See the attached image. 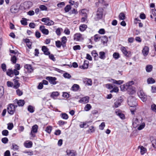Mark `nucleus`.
Segmentation results:
<instances>
[{"label":"nucleus","mask_w":156,"mask_h":156,"mask_svg":"<svg viewBox=\"0 0 156 156\" xmlns=\"http://www.w3.org/2000/svg\"><path fill=\"white\" fill-rule=\"evenodd\" d=\"M62 29L61 28H58L56 30V33L58 36H60L61 35V31H62Z\"/></svg>","instance_id":"47"},{"label":"nucleus","mask_w":156,"mask_h":156,"mask_svg":"<svg viewBox=\"0 0 156 156\" xmlns=\"http://www.w3.org/2000/svg\"><path fill=\"white\" fill-rule=\"evenodd\" d=\"M115 113L116 115L118 116L121 119H125V115L123 114L122 113L121 110L117 109L115 110Z\"/></svg>","instance_id":"14"},{"label":"nucleus","mask_w":156,"mask_h":156,"mask_svg":"<svg viewBox=\"0 0 156 156\" xmlns=\"http://www.w3.org/2000/svg\"><path fill=\"white\" fill-rule=\"evenodd\" d=\"M137 94L143 102L146 101L147 96L145 94L143 90H141L138 91L137 92Z\"/></svg>","instance_id":"6"},{"label":"nucleus","mask_w":156,"mask_h":156,"mask_svg":"<svg viewBox=\"0 0 156 156\" xmlns=\"http://www.w3.org/2000/svg\"><path fill=\"white\" fill-rule=\"evenodd\" d=\"M87 10L86 9H82L81 10V14L83 16H87Z\"/></svg>","instance_id":"35"},{"label":"nucleus","mask_w":156,"mask_h":156,"mask_svg":"<svg viewBox=\"0 0 156 156\" xmlns=\"http://www.w3.org/2000/svg\"><path fill=\"white\" fill-rule=\"evenodd\" d=\"M105 86L108 89H112L110 91V93H117L119 90L118 88L117 87H115L112 84L110 83H107L105 85Z\"/></svg>","instance_id":"4"},{"label":"nucleus","mask_w":156,"mask_h":156,"mask_svg":"<svg viewBox=\"0 0 156 156\" xmlns=\"http://www.w3.org/2000/svg\"><path fill=\"white\" fill-rule=\"evenodd\" d=\"M139 126L137 128L138 130H140L142 129L145 126V123L144 122L141 123V124H140L139 125Z\"/></svg>","instance_id":"42"},{"label":"nucleus","mask_w":156,"mask_h":156,"mask_svg":"<svg viewBox=\"0 0 156 156\" xmlns=\"http://www.w3.org/2000/svg\"><path fill=\"white\" fill-rule=\"evenodd\" d=\"M21 24L24 26H26L27 25V19L26 18H23L22 20L20 21Z\"/></svg>","instance_id":"44"},{"label":"nucleus","mask_w":156,"mask_h":156,"mask_svg":"<svg viewBox=\"0 0 156 156\" xmlns=\"http://www.w3.org/2000/svg\"><path fill=\"white\" fill-rule=\"evenodd\" d=\"M80 128H86L88 127V125L86 123L83 122L80 125Z\"/></svg>","instance_id":"57"},{"label":"nucleus","mask_w":156,"mask_h":156,"mask_svg":"<svg viewBox=\"0 0 156 156\" xmlns=\"http://www.w3.org/2000/svg\"><path fill=\"white\" fill-rule=\"evenodd\" d=\"M139 147H140V153L141 154L143 155L146 152V149L142 146H140Z\"/></svg>","instance_id":"43"},{"label":"nucleus","mask_w":156,"mask_h":156,"mask_svg":"<svg viewBox=\"0 0 156 156\" xmlns=\"http://www.w3.org/2000/svg\"><path fill=\"white\" fill-rule=\"evenodd\" d=\"M42 50L44 52V54L46 55H49L50 53L48 51V49L47 47L44 46H43L42 47Z\"/></svg>","instance_id":"22"},{"label":"nucleus","mask_w":156,"mask_h":156,"mask_svg":"<svg viewBox=\"0 0 156 156\" xmlns=\"http://www.w3.org/2000/svg\"><path fill=\"white\" fill-rule=\"evenodd\" d=\"M105 126V123L104 122H102L101 124L99 126V128L101 130H103Z\"/></svg>","instance_id":"54"},{"label":"nucleus","mask_w":156,"mask_h":156,"mask_svg":"<svg viewBox=\"0 0 156 156\" xmlns=\"http://www.w3.org/2000/svg\"><path fill=\"white\" fill-rule=\"evenodd\" d=\"M51 126H48L46 127L45 130L46 132L50 134L51 133Z\"/></svg>","instance_id":"45"},{"label":"nucleus","mask_w":156,"mask_h":156,"mask_svg":"<svg viewBox=\"0 0 156 156\" xmlns=\"http://www.w3.org/2000/svg\"><path fill=\"white\" fill-rule=\"evenodd\" d=\"M108 41V38L106 36H102L101 37V42L103 46H107V42Z\"/></svg>","instance_id":"11"},{"label":"nucleus","mask_w":156,"mask_h":156,"mask_svg":"<svg viewBox=\"0 0 156 156\" xmlns=\"http://www.w3.org/2000/svg\"><path fill=\"white\" fill-rule=\"evenodd\" d=\"M80 88L79 86L77 84H75L72 87L71 90L73 91H76Z\"/></svg>","instance_id":"26"},{"label":"nucleus","mask_w":156,"mask_h":156,"mask_svg":"<svg viewBox=\"0 0 156 156\" xmlns=\"http://www.w3.org/2000/svg\"><path fill=\"white\" fill-rule=\"evenodd\" d=\"M40 30L43 34L45 35H48L49 33L48 30L45 28V27L44 26H41L39 28Z\"/></svg>","instance_id":"15"},{"label":"nucleus","mask_w":156,"mask_h":156,"mask_svg":"<svg viewBox=\"0 0 156 156\" xmlns=\"http://www.w3.org/2000/svg\"><path fill=\"white\" fill-rule=\"evenodd\" d=\"M67 41V39L66 37L64 36L61 38V42L62 44V46L63 48L66 46V43Z\"/></svg>","instance_id":"24"},{"label":"nucleus","mask_w":156,"mask_h":156,"mask_svg":"<svg viewBox=\"0 0 156 156\" xmlns=\"http://www.w3.org/2000/svg\"><path fill=\"white\" fill-rule=\"evenodd\" d=\"M6 74L8 76L12 77L13 76V70L11 69H9L6 71Z\"/></svg>","instance_id":"29"},{"label":"nucleus","mask_w":156,"mask_h":156,"mask_svg":"<svg viewBox=\"0 0 156 156\" xmlns=\"http://www.w3.org/2000/svg\"><path fill=\"white\" fill-rule=\"evenodd\" d=\"M113 57L115 59H118L119 57V54L118 53L115 52L113 54Z\"/></svg>","instance_id":"48"},{"label":"nucleus","mask_w":156,"mask_h":156,"mask_svg":"<svg viewBox=\"0 0 156 156\" xmlns=\"http://www.w3.org/2000/svg\"><path fill=\"white\" fill-rule=\"evenodd\" d=\"M142 118L140 117L139 118H133V125L134 126L139 125L142 122Z\"/></svg>","instance_id":"8"},{"label":"nucleus","mask_w":156,"mask_h":156,"mask_svg":"<svg viewBox=\"0 0 156 156\" xmlns=\"http://www.w3.org/2000/svg\"><path fill=\"white\" fill-rule=\"evenodd\" d=\"M149 48L148 47L145 46L142 51V52L144 56H147L148 54Z\"/></svg>","instance_id":"20"},{"label":"nucleus","mask_w":156,"mask_h":156,"mask_svg":"<svg viewBox=\"0 0 156 156\" xmlns=\"http://www.w3.org/2000/svg\"><path fill=\"white\" fill-rule=\"evenodd\" d=\"M109 81L113 83L119 85L122 84L124 82V81L122 80H116L112 79H111Z\"/></svg>","instance_id":"18"},{"label":"nucleus","mask_w":156,"mask_h":156,"mask_svg":"<svg viewBox=\"0 0 156 156\" xmlns=\"http://www.w3.org/2000/svg\"><path fill=\"white\" fill-rule=\"evenodd\" d=\"M121 50L125 56L127 57H130V51H128L126 47L122 46L121 48Z\"/></svg>","instance_id":"10"},{"label":"nucleus","mask_w":156,"mask_h":156,"mask_svg":"<svg viewBox=\"0 0 156 156\" xmlns=\"http://www.w3.org/2000/svg\"><path fill=\"white\" fill-rule=\"evenodd\" d=\"M13 127V125L12 123H9L8 124L7 128L9 130H11Z\"/></svg>","instance_id":"55"},{"label":"nucleus","mask_w":156,"mask_h":156,"mask_svg":"<svg viewBox=\"0 0 156 156\" xmlns=\"http://www.w3.org/2000/svg\"><path fill=\"white\" fill-rule=\"evenodd\" d=\"M15 107L14 105L10 104L7 108L8 112L10 115H12L15 112Z\"/></svg>","instance_id":"7"},{"label":"nucleus","mask_w":156,"mask_h":156,"mask_svg":"<svg viewBox=\"0 0 156 156\" xmlns=\"http://www.w3.org/2000/svg\"><path fill=\"white\" fill-rule=\"evenodd\" d=\"M103 9L101 8H99L96 12V14L94 19L97 21L102 18L103 15Z\"/></svg>","instance_id":"3"},{"label":"nucleus","mask_w":156,"mask_h":156,"mask_svg":"<svg viewBox=\"0 0 156 156\" xmlns=\"http://www.w3.org/2000/svg\"><path fill=\"white\" fill-rule=\"evenodd\" d=\"M56 46L58 48H60L62 45V44L59 41H55Z\"/></svg>","instance_id":"50"},{"label":"nucleus","mask_w":156,"mask_h":156,"mask_svg":"<svg viewBox=\"0 0 156 156\" xmlns=\"http://www.w3.org/2000/svg\"><path fill=\"white\" fill-rule=\"evenodd\" d=\"M66 152L69 156H76L77 154L76 152L73 150H67Z\"/></svg>","instance_id":"16"},{"label":"nucleus","mask_w":156,"mask_h":156,"mask_svg":"<svg viewBox=\"0 0 156 156\" xmlns=\"http://www.w3.org/2000/svg\"><path fill=\"white\" fill-rule=\"evenodd\" d=\"M83 39L82 35L80 33H76L74 35V40L76 41H81Z\"/></svg>","instance_id":"12"},{"label":"nucleus","mask_w":156,"mask_h":156,"mask_svg":"<svg viewBox=\"0 0 156 156\" xmlns=\"http://www.w3.org/2000/svg\"><path fill=\"white\" fill-rule=\"evenodd\" d=\"M74 50H80L81 49L80 46L79 45H76L74 46L73 48Z\"/></svg>","instance_id":"63"},{"label":"nucleus","mask_w":156,"mask_h":156,"mask_svg":"<svg viewBox=\"0 0 156 156\" xmlns=\"http://www.w3.org/2000/svg\"><path fill=\"white\" fill-rule=\"evenodd\" d=\"M101 38L100 35L98 34H95L94 36V40L95 42L99 41Z\"/></svg>","instance_id":"41"},{"label":"nucleus","mask_w":156,"mask_h":156,"mask_svg":"<svg viewBox=\"0 0 156 156\" xmlns=\"http://www.w3.org/2000/svg\"><path fill=\"white\" fill-rule=\"evenodd\" d=\"M40 8L42 10H47V7L44 5H41L40 6Z\"/></svg>","instance_id":"60"},{"label":"nucleus","mask_w":156,"mask_h":156,"mask_svg":"<svg viewBox=\"0 0 156 156\" xmlns=\"http://www.w3.org/2000/svg\"><path fill=\"white\" fill-rule=\"evenodd\" d=\"M24 146L25 147L28 148L31 147L32 146V142L31 141H29L27 143H24Z\"/></svg>","instance_id":"34"},{"label":"nucleus","mask_w":156,"mask_h":156,"mask_svg":"<svg viewBox=\"0 0 156 156\" xmlns=\"http://www.w3.org/2000/svg\"><path fill=\"white\" fill-rule=\"evenodd\" d=\"M71 7L70 5H67L64 8V10L66 12H68L71 9Z\"/></svg>","instance_id":"52"},{"label":"nucleus","mask_w":156,"mask_h":156,"mask_svg":"<svg viewBox=\"0 0 156 156\" xmlns=\"http://www.w3.org/2000/svg\"><path fill=\"white\" fill-rule=\"evenodd\" d=\"M59 95V94L58 92H53L51 94V97L53 98H55L58 97Z\"/></svg>","instance_id":"37"},{"label":"nucleus","mask_w":156,"mask_h":156,"mask_svg":"<svg viewBox=\"0 0 156 156\" xmlns=\"http://www.w3.org/2000/svg\"><path fill=\"white\" fill-rule=\"evenodd\" d=\"M91 108V106L90 104H87L84 108V110L86 111H88Z\"/></svg>","instance_id":"38"},{"label":"nucleus","mask_w":156,"mask_h":156,"mask_svg":"<svg viewBox=\"0 0 156 156\" xmlns=\"http://www.w3.org/2000/svg\"><path fill=\"white\" fill-rule=\"evenodd\" d=\"M123 100L121 98H118L115 102L114 103V107L117 108L120 106L121 103L123 101Z\"/></svg>","instance_id":"13"},{"label":"nucleus","mask_w":156,"mask_h":156,"mask_svg":"<svg viewBox=\"0 0 156 156\" xmlns=\"http://www.w3.org/2000/svg\"><path fill=\"white\" fill-rule=\"evenodd\" d=\"M83 81L85 84L88 86H91L92 84V81L90 79L85 78L83 79Z\"/></svg>","instance_id":"17"},{"label":"nucleus","mask_w":156,"mask_h":156,"mask_svg":"<svg viewBox=\"0 0 156 156\" xmlns=\"http://www.w3.org/2000/svg\"><path fill=\"white\" fill-rule=\"evenodd\" d=\"M28 111L30 113H32L34 112V108L33 106L30 105L28 106Z\"/></svg>","instance_id":"39"},{"label":"nucleus","mask_w":156,"mask_h":156,"mask_svg":"<svg viewBox=\"0 0 156 156\" xmlns=\"http://www.w3.org/2000/svg\"><path fill=\"white\" fill-rule=\"evenodd\" d=\"M99 58L101 59H104L105 58V53L104 51H101L99 52Z\"/></svg>","instance_id":"36"},{"label":"nucleus","mask_w":156,"mask_h":156,"mask_svg":"<svg viewBox=\"0 0 156 156\" xmlns=\"http://www.w3.org/2000/svg\"><path fill=\"white\" fill-rule=\"evenodd\" d=\"M89 98L88 96H86L81 98L79 101V102L85 104L89 102Z\"/></svg>","instance_id":"19"},{"label":"nucleus","mask_w":156,"mask_h":156,"mask_svg":"<svg viewBox=\"0 0 156 156\" xmlns=\"http://www.w3.org/2000/svg\"><path fill=\"white\" fill-rule=\"evenodd\" d=\"M66 123L67 122L61 120L59 121L58 122V124L60 126H62Z\"/></svg>","instance_id":"51"},{"label":"nucleus","mask_w":156,"mask_h":156,"mask_svg":"<svg viewBox=\"0 0 156 156\" xmlns=\"http://www.w3.org/2000/svg\"><path fill=\"white\" fill-rule=\"evenodd\" d=\"M6 65L4 63H3L1 65V68L4 72L6 71Z\"/></svg>","instance_id":"62"},{"label":"nucleus","mask_w":156,"mask_h":156,"mask_svg":"<svg viewBox=\"0 0 156 156\" xmlns=\"http://www.w3.org/2000/svg\"><path fill=\"white\" fill-rule=\"evenodd\" d=\"M134 83V81H129L128 83L124 84L123 85H121L120 86L121 89L123 91L126 90L129 92L130 91H130L133 92V87L132 85H133Z\"/></svg>","instance_id":"2"},{"label":"nucleus","mask_w":156,"mask_h":156,"mask_svg":"<svg viewBox=\"0 0 156 156\" xmlns=\"http://www.w3.org/2000/svg\"><path fill=\"white\" fill-rule=\"evenodd\" d=\"M153 66L151 65H148L146 67V70L147 72H150L152 70Z\"/></svg>","instance_id":"30"},{"label":"nucleus","mask_w":156,"mask_h":156,"mask_svg":"<svg viewBox=\"0 0 156 156\" xmlns=\"http://www.w3.org/2000/svg\"><path fill=\"white\" fill-rule=\"evenodd\" d=\"M45 79L48 81L51 84L53 85H55L58 82L56 81L57 79L55 77L48 76L46 77Z\"/></svg>","instance_id":"5"},{"label":"nucleus","mask_w":156,"mask_h":156,"mask_svg":"<svg viewBox=\"0 0 156 156\" xmlns=\"http://www.w3.org/2000/svg\"><path fill=\"white\" fill-rule=\"evenodd\" d=\"M151 142L153 147L156 149V139L153 140Z\"/></svg>","instance_id":"64"},{"label":"nucleus","mask_w":156,"mask_h":156,"mask_svg":"<svg viewBox=\"0 0 156 156\" xmlns=\"http://www.w3.org/2000/svg\"><path fill=\"white\" fill-rule=\"evenodd\" d=\"M38 126L37 125H35L32 127L31 132L30 133V136L31 137H35V133H36L37 132Z\"/></svg>","instance_id":"9"},{"label":"nucleus","mask_w":156,"mask_h":156,"mask_svg":"<svg viewBox=\"0 0 156 156\" xmlns=\"http://www.w3.org/2000/svg\"><path fill=\"white\" fill-rule=\"evenodd\" d=\"M11 60L13 64H14L16 63L17 58L15 55H14L11 57Z\"/></svg>","instance_id":"49"},{"label":"nucleus","mask_w":156,"mask_h":156,"mask_svg":"<svg viewBox=\"0 0 156 156\" xmlns=\"http://www.w3.org/2000/svg\"><path fill=\"white\" fill-rule=\"evenodd\" d=\"M147 82L148 84H153L155 83V80L153 78L150 77L147 79Z\"/></svg>","instance_id":"32"},{"label":"nucleus","mask_w":156,"mask_h":156,"mask_svg":"<svg viewBox=\"0 0 156 156\" xmlns=\"http://www.w3.org/2000/svg\"><path fill=\"white\" fill-rule=\"evenodd\" d=\"M9 132L7 130H4L2 132V135L3 136H7L8 135Z\"/></svg>","instance_id":"56"},{"label":"nucleus","mask_w":156,"mask_h":156,"mask_svg":"<svg viewBox=\"0 0 156 156\" xmlns=\"http://www.w3.org/2000/svg\"><path fill=\"white\" fill-rule=\"evenodd\" d=\"M12 149L14 151H17L19 149V147L15 144H12Z\"/></svg>","instance_id":"33"},{"label":"nucleus","mask_w":156,"mask_h":156,"mask_svg":"<svg viewBox=\"0 0 156 156\" xmlns=\"http://www.w3.org/2000/svg\"><path fill=\"white\" fill-rule=\"evenodd\" d=\"M128 103L130 107L133 108H130V110L132 114H134L136 109V107L137 105L136 100L134 98L132 97L131 99H129Z\"/></svg>","instance_id":"1"},{"label":"nucleus","mask_w":156,"mask_h":156,"mask_svg":"<svg viewBox=\"0 0 156 156\" xmlns=\"http://www.w3.org/2000/svg\"><path fill=\"white\" fill-rule=\"evenodd\" d=\"M88 61H85L83 65L80 66V68L83 69H85L88 68Z\"/></svg>","instance_id":"25"},{"label":"nucleus","mask_w":156,"mask_h":156,"mask_svg":"<svg viewBox=\"0 0 156 156\" xmlns=\"http://www.w3.org/2000/svg\"><path fill=\"white\" fill-rule=\"evenodd\" d=\"M65 5V3L64 2H61L58 4L57 5L58 7L61 8L64 6Z\"/></svg>","instance_id":"61"},{"label":"nucleus","mask_w":156,"mask_h":156,"mask_svg":"<svg viewBox=\"0 0 156 156\" xmlns=\"http://www.w3.org/2000/svg\"><path fill=\"white\" fill-rule=\"evenodd\" d=\"M151 108L152 110L156 113V105L154 104H153L151 105Z\"/></svg>","instance_id":"58"},{"label":"nucleus","mask_w":156,"mask_h":156,"mask_svg":"<svg viewBox=\"0 0 156 156\" xmlns=\"http://www.w3.org/2000/svg\"><path fill=\"white\" fill-rule=\"evenodd\" d=\"M13 81L14 82L13 88L15 89H18L20 85V84L18 80H16V79H14Z\"/></svg>","instance_id":"21"},{"label":"nucleus","mask_w":156,"mask_h":156,"mask_svg":"<svg viewBox=\"0 0 156 156\" xmlns=\"http://www.w3.org/2000/svg\"><path fill=\"white\" fill-rule=\"evenodd\" d=\"M63 76L65 78L68 79H70L71 77L70 75L67 73H64L63 74Z\"/></svg>","instance_id":"53"},{"label":"nucleus","mask_w":156,"mask_h":156,"mask_svg":"<svg viewBox=\"0 0 156 156\" xmlns=\"http://www.w3.org/2000/svg\"><path fill=\"white\" fill-rule=\"evenodd\" d=\"M60 116L62 118L65 120L69 118L68 115L66 113H62L61 114Z\"/></svg>","instance_id":"31"},{"label":"nucleus","mask_w":156,"mask_h":156,"mask_svg":"<svg viewBox=\"0 0 156 156\" xmlns=\"http://www.w3.org/2000/svg\"><path fill=\"white\" fill-rule=\"evenodd\" d=\"M119 16V19L120 20H124L126 18L125 15L123 12L120 13Z\"/></svg>","instance_id":"40"},{"label":"nucleus","mask_w":156,"mask_h":156,"mask_svg":"<svg viewBox=\"0 0 156 156\" xmlns=\"http://www.w3.org/2000/svg\"><path fill=\"white\" fill-rule=\"evenodd\" d=\"M87 27V26L86 25L83 24L80 25L79 27L80 30L81 31L83 32L85 30Z\"/></svg>","instance_id":"27"},{"label":"nucleus","mask_w":156,"mask_h":156,"mask_svg":"<svg viewBox=\"0 0 156 156\" xmlns=\"http://www.w3.org/2000/svg\"><path fill=\"white\" fill-rule=\"evenodd\" d=\"M24 68L27 70L29 73H31L33 71V68L32 66L30 65L26 64L24 66Z\"/></svg>","instance_id":"23"},{"label":"nucleus","mask_w":156,"mask_h":156,"mask_svg":"<svg viewBox=\"0 0 156 156\" xmlns=\"http://www.w3.org/2000/svg\"><path fill=\"white\" fill-rule=\"evenodd\" d=\"M17 100V104L19 106H23L25 103V102L24 100Z\"/></svg>","instance_id":"28"},{"label":"nucleus","mask_w":156,"mask_h":156,"mask_svg":"<svg viewBox=\"0 0 156 156\" xmlns=\"http://www.w3.org/2000/svg\"><path fill=\"white\" fill-rule=\"evenodd\" d=\"M2 141L4 144H5L7 143L8 141V139L7 137H4L2 139Z\"/></svg>","instance_id":"59"},{"label":"nucleus","mask_w":156,"mask_h":156,"mask_svg":"<svg viewBox=\"0 0 156 156\" xmlns=\"http://www.w3.org/2000/svg\"><path fill=\"white\" fill-rule=\"evenodd\" d=\"M41 21L45 23V24L48 25L49 21V19L48 18H43L41 19Z\"/></svg>","instance_id":"46"}]
</instances>
